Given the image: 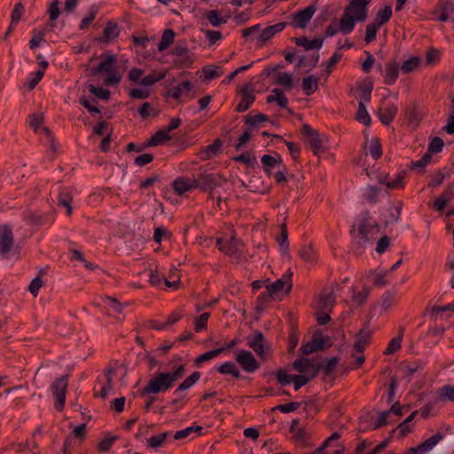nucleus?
Segmentation results:
<instances>
[{
	"instance_id": "1",
	"label": "nucleus",
	"mask_w": 454,
	"mask_h": 454,
	"mask_svg": "<svg viewBox=\"0 0 454 454\" xmlns=\"http://www.w3.org/2000/svg\"><path fill=\"white\" fill-rule=\"evenodd\" d=\"M174 386L173 381L166 372H157L154 377L149 380L147 384L137 392V395L143 397L149 395L165 393Z\"/></svg>"
},
{
	"instance_id": "2",
	"label": "nucleus",
	"mask_w": 454,
	"mask_h": 454,
	"mask_svg": "<svg viewBox=\"0 0 454 454\" xmlns=\"http://www.w3.org/2000/svg\"><path fill=\"white\" fill-rule=\"evenodd\" d=\"M68 381L69 374H66L57 378L51 386V394L55 398L54 406L59 411L65 407Z\"/></svg>"
},
{
	"instance_id": "3",
	"label": "nucleus",
	"mask_w": 454,
	"mask_h": 454,
	"mask_svg": "<svg viewBox=\"0 0 454 454\" xmlns=\"http://www.w3.org/2000/svg\"><path fill=\"white\" fill-rule=\"evenodd\" d=\"M371 218V214L368 210H364L361 214V220L358 224L357 234H358V241L357 245L361 247H364L365 244L370 241L368 237L369 233L375 231V232H380V227L378 223L371 224L369 220Z\"/></svg>"
},
{
	"instance_id": "4",
	"label": "nucleus",
	"mask_w": 454,
	"mask_h": 454,
	"mask_svg": "<svg viewBox=\"0 0 454 454\" xmlns=\"http://www.w3.org/2000/svg\"><path fill=\"white\" fill-rule=\"evenodd\" d=\"M301 134L305 138V142L309 145L313 154L319 155L323 148L319 132L314 129L309 124L305 123L301 126Z\"/></svg>"
},
{
	"instance_id": "5",
	"label": "nucleus",
	"mask_w": 454,
	"mask_h": 454,
	"mask_svg": "<svg viewBox=\"0 0 454 454\" xmlns=\"http://www.w3.org/2000/svg\"><path fill=\"white\" fill-rule=\"evenodd\" d=\"M23 220L37 227L50 226L54 223L55 215L53 212L39 213L26 209L23 212Z\"/></svg>"
},
{
	"instance_id": "6",
	"label": "nucleus",
	"mask_w": 454,
	"mask_h": 454,
	"mask_svg": "<svg viewBox=\"0 0 454 454\" xmlns=\"http://www.w3.org/2000/svg\"><path fill=\"white\" fill-rule=\"evenodd\" d=\"M454 199V184H449L442 194L436 198L433 203V208L436 211H442L448 203ZM454 215V208L446 212V216L450 217Z\"/></svg>"
},
{
	"instance_id": "7",
	"label": "nucleus",
	"mask_w": 454,
	"mask_h": 454,
	"mask_svg": "<svg viewBox=\"0 0 454 454\" xmlns=\"http://www.w3.org/2000/svg\"><path fill=\"white\" fill-rule=\"evenodd\" d=\"M201 180V192H208L212 194V192L218 186H221L223 183L226 182V179L220 173H200Z\"/></svg>"
},
{
	"instance_id": "8",
	"label": "nucleus",
	"mask_w": 454,
	"mask_h": 454,
	"mask_svg": "<svg viewBox=\"0 0 454 454\" xmlns=\"http://www.w3.org/2000/svg\"><path fill=\"white\" fill-rule=\"evenodd\" d=\"M239 366L248 373H253L260 368V363L251 351L240 350L235 356Z\"/></svg>"
},
{
	"instance_id": "9",
	"label": "nucleus",
	"mask_w": 454,
	"mask_h": 454,
	"mask_svg": "<svg viewBox=\"0 0 454 454\" xmlns=\"http://www.w3.org/2000/svg\"><path fill=\"white\" fill-rule=\"evenodd\" d=\"M316 11L317 7L315 4H311L304 9L297 11L292 16L293 22L291 25L294 27L305 28L309 20L312 19Z\"/></svg>"
},
{
	"instance_id": "10",
	"label": "nucleus",
	"mask_w": 454,
	"mask_h": 454,
	"mask_svg": "<svg viewBox=\"0 0 454 454\" xmlns=\"http://www.w3.org/2000/svg\"><path fill=\"white\" fill-rule=\"evenodd\" d=\"M371 0H350L345 11L348 13H353L358 22H363L368 16V4Z\"/></svg>"
},
{
	"instance_id": "11",
	"label": "nucleus",
	"mask_w": 454,
	"mask_h": 454,
	"mask_svg": "<svg viewBox=\"0 0 454 454\" xmlns=\"http://www.w3.org/2000/svg\"><path fill=\"white\" fill-rule=\"evenodd\" d=\"M269 116L265 114H258L253 115L252 113L247 114L244 116V126L245 131H247L252 137L255 132L258 131L259 125L261 122L269 121Z\"/></svg>"
},
{
	"instance_id": "12",
	"label": "nucleus",
	"mask_w": 454,
	"mask_h": 454,
	"mask_svg": "<svg viewBox=\"0 0 454 454\" xmlns=\"http://www.w3.org/2000/svg\"><path fill=\"white\" fill-rule=\"evenodd\" d=\"M239 246H244L243 240L233 234L223 247H219V250L230 257H234L237 262H239L241 260Z\"/></svg>"
},
{
	"instance_id": "13",
	"label": "nucleus",
	"mask_w": 454,
	"mask_h": 454,
	"mask_svg": "<svg viewBox=\"0 0 454 454\" xmlns=\"http://www.w3.org/2000/svg\"><path fill=\"white\" fill-rule=\"evenodd\" d=\"M286 27V22L284 21L266 27L256 37L258 47H262L265 43L270 41L276 34L283 31Z\"/></svg>"
},
{
	"instance_id": "14",
	"label": "nucleus",
	"mask_w": 454,
	"mask_h": 454,
	"mask_svg": "<svg viewBox=\"0 0 454 454\" xmlns=\"http://www.w3.org/2000/svg\"><path fill=\"white\" fill-rule=\"evenodd\" d=\"M120 35V28L114 20H109L103 29L102 35L96 38L100 43L108 44L116 39Z\"/></svg>"
},
{
	"instance_id": "15",
	"label": "nucleus",
	"mask_w": 454,
	"mask_h": 454,
	"mask_svg": "<svg viewBox=\"0 0 454 454\" xmlns=\"http://www.w3.org/2000/svg\"><path fill=\"white\" fill-rule=\"evenodd\" d=\"M247 345L262 360H265L264 342L265 337L261 331H255L253 337L247 338Z\"/></svg>"
},
{
	"instance_id": "16",
	"label": "nucleus",
	"mask_w": 454,
	"mask_h": 454,
	"mask_svg": "<svg viewBox=\"0 0 454 454\" xmlns=\"http://www.w3.org/2000/svg\"><path fill=\"white\" fill-rule=\"evenodd\" d=\"M261 162L265 175L270 177L273 175L272 168L276 167L280 168L282 156L277 152H274V155L264 154L261 158Z\"/></svg>"
},
{
	"instance_id": "17",
	"label": "nucleus",
	"mask_w": 454,
	"mask_h": 454,
	"mask_svg": "<svg viewBox=\"0 0 454 454\" xmlns=\"http://www.w3.org/2000/svg\"><path fill=\"white\" fill-rule=\"evenodd\" d=\"M292 275V272L290 271V270H288L286 274L283 275L281 278H278L272 284L267 286V289H269L270 292L274 295L280 292L281 290H283V288L286 285V293L289 294L293 287Z\"/></svg>"
},
{
	"instance_id": "18",
	"label": "nucleus",
	"mask_w": 454,
	"mask_h": 454,
	"mask_svg": "<svg viewBox=\"0 0 454 454\" xmlns=\"http://www.w3.org/2000/svg\"><path fill=\"white\" fill-rule=\"evenodd\" d=\"M13 246V234L12 229L4 225L0 230V254H8Z\"/></svg>"
},
{
	"instance_id": "19",
	"label": "nucleus",
	"mask_w": 454,
	"mask_h": 454,
	"mask_svg": "<svg viewBox=\"0 0 454 454\" xmlns=\"http://www.w3.org/2000/svg\"><path fill=\"white\" fill-rule=\"evenodd\" d=\"M385 68L384 83L388 86L394 85L399 77V63L395 59L389 60L386 63Z\"/></svg>"
},
{
	"instance_id": "20",
	"label": "nucleus",
	"mask_w": 454,
	"mask_h": 454,
	"mask_svg": "<svg viewBox=\"0 0 454 454\" xmlns=\"http://www.w3.org/2000/svg\"><path fill=\"white\" fill-rule=\"evenodd\" d=\"M223 146V141L220 138H216L211 145L201 147L198 153V156L202 160L212 159L218 155Z\"/></svg>"
},
{
	"instance_id": "21",
	"label": "nucleus",
	"mask_w": 454,
	"mask_h": 454,
	"mask_svg": "<svg viewBox=\"0 0 454 454\" xmlns=\"http://www.w3.org/2000/svg\"><path fill=\"white\" fill-rule=\"evenodd\" d=\"M241 99L235 107L237 113H243L248 110L255 100L253 92L248 91V85H245L239 91Z\"/></svg>"
},
{
	"instance_id": "22",
	"label": "nucleus",
	"mask_w": 454,
	"mask_h": 454,
	"mask_svg": "<svg viewBox=\"0 0 454 454\" xmlns=\"http://www.w3.org/2000/svg\"><path fill=\"white\" fill-rule=\"evenodd\" d=\"M116 58L114 55H108L104 60H102L97 67L90 68V75L95 76L98 74H106L113 71L115 68Z\"/></svg>"
},
{
	"instance_id": "23",
	"label": "nucleus",
	"mask_w": 454,
	"mask_h": 454,
	"mask_svg": "<svg viewBox=\"0 0 454 454\" xmlns=\"http://www.w3.org/2000/svg\"><path fill=\"white\" fill-rule=\"evenodd\" d=\"M425 364L421 360H416L411 363L402 362L399 368L403 372L404 379L411 382L412 376L424 369Z\"/></svg>"
},
{
	"instance_id": "24",
	"label": "nucleus",
	"mask_w": 454,
	"mask_h": 454,
	"mask_svg": "<svg viewBox=\"0 0 454 454\" xmlns=\"http://www.w3.org/2000/svg\"><path fill=\"white\" fill-rule=\"evenodd\" d=\"M292 41H294L297 46L304 47L306 51H310L314 49L319 50L323 45L324 38L316 37L313 40H309L307 36L303 35L301 37H294Z\"/></svg>"
},
{
	"instance_id": "25",
	"label": "nucleus",
	"mask_w": 454,
	"mask_h": 454,
	"mask_svg": "<svg viewBox=\"0 0 454 454\" xmlns=\"http://www.w3.org/2000/svg\"><path fill=\"white\" fill-rule=\"evenodd\" d=\"M398 108L395 104H389L383 108H380L378 115L380 122L388 126L395 119Z\"/></svg>"
},
{
	"instance_id": "26",
	"label": "nucleus",
	"mask_w": 454,
	"mask_h": 454,
	"mask_svg": "<svg viewBox=\"0 0 454 454\" xmlns=\"http://www.w3.org/2000/svg\"><path fill=\"white\" fill-rule=\"evenodd\" d=\"M443 438V434L440 432L436 433L434 435L429 437L425 440L419 445L415 447L419 454H426L430 451L434 446L438 444V442Z\"/></svg>"
},
{
	"instance_id": "27",
	"label": "nucleus",
	"mask_w": 454,
	"mask_h": 454,
	"mask_svg": "<svg viewBox=\"0 0 454 454\" xmlns=\"http://www.w3.org/2000/svg\"><path fill=\"white\" fill-rule=\"evenodd\" d=\"M403 207V202L402 200H398L393 202V205L387 209L388 215L385 222L386 225L396 223L399 221L402 215Z\"/></svg>"
},
{
	"instance_id": "28",
	"label": "nucleus",
	"mask_w": 454,
	"mask_h": 454,
	"mask_svg": "<svg viewBox=\"0 0 454 454\" xmlns=\"http://www.w3.org/2000/svg\"><path fill=\"white\" fill-rule=\"evenodd\" d=\"M356 21L357 20L356 17L344 11L343 15L340 20V31L344 35L350 34L355 28Z\"/></svg>"
},
{
	"instance_id": "29",
	"label": "nucleus",
	"mask_w": 454,
	"mask_h": 454,
	"mask_svg": "<svg viewBox=\"0 0 454 454\" xmlns=\"http://www.w3.org/2000/svg\"><path fill=\"white\" fill-rule=\"evenodd\" d=\"M272 93V95H269L266 98V102L268 104L276 102L280 108H287L288 99L285 96L284 91L279 88H275L273 89Z\"/></svg>"
},
{
	"instance_id": "30",
	"label": "nucleus",
	"mask_w": 454,
	"mask_h": 454,
	"mask_svg": "<svg viewBox=\"0 0 454 454\" xmlns=\"http://www.w3.org/2000/svg\"><path fill=\"white\" fill-rule=\"evenodd\" d=\"M374 82L372 77L367 76L361 83L358 84L357 88L361 91V98L369 103L372 98V92L373 90Z\"/></svg>"
},
{
	"instance_id": "31",
	"label": "nucleus",
	"mask_w": 454,
	"mask_h": 454,
	"mask_svg": "<svg viewBox=\"0 0 454 454\" xmlns=\"http://www.w3.org/2000/svg\"><path fill=\"white\" fill-rule=\"evenodd\" d=\"M301 87L306 96H311L318 89V77L311 74L302 79Z\"/></svg>"
},
{
	"instance_id": "32",
	"label": "nucleus",
	"mask_w": 454,
	"mask_h": 454,
	"mask_svg": "<svg viewBox=\"0 0 454 454\" xmlns=\"http://www.w3.org/2000/svg\"><path fill=\"white\" fill-rule=\"evenodd\" d=\"M73 196L71 192L67 189L63 188L60 190L58 197L59 206L67 208V215H71L73 212L72 207Z\"/></svg>"
},
{
	"instance_id": "33",
	"label": "nucleus",
	"mask_w": 454,
	"mask_h": 454,
	"mask_svg": "<svg viewBox=\"0 0 454 454\" xmlns=\"http://www.w3.org/2000/svg\"><path fill=\"white\" fill-rule=\"evenodd\" d=\"M393 14L392 6L386 5L383 9H380L374 18L372 24L380 27L382 25L387 23Z\"/></svg>"
},
{
	"instance_id": "34",
	"label": "nucleus",
	"mask_w": 454,
	"mask_h": 454,
	"mask_svg": "<svg viewBox=\"0 0 454 454\" xmlns=\"http://www.w3.org/2000/svg\"><path fill=\"white\" fill-rule=\"evenodd\" d=\"M311 341L314 344L317 351H321L325 348H328L332 346V342L330 340L329 336H323L320 331H317L311 338Z\"/></svg>"
},
{
	"instance_id": "35",
	"label": "nucleus",
	"mask_w": 454,
	"mask_h": 454,
	"mask_svg": "<svg viewBox=\"0 0 454 454\" xmlns=\"http://www.w3.org/2000/svg\"><path fill=\"white\" fill-rule=\"evenodd\" d=\"M193 89V85L191 81H184L183 82L179 83L177 86L171 88L168 90L167 95L173 98L176 100H178L183 92L184 90L190 91Z\"/></svg>"
},
{
	"instance_id": "36",
	"label": "nucleus",
	"mask_w": 454,
	"mask_h": 454,
	"mask_svg": "<svg viewBox=\"0 0 454 454\" xmlns=\"http://www.w3.org/2000/svg\"><path fill=\"white\" fill-rule=\"evenodd\" d=\"M217 372L221 374L231 375L235 379H241V373L239 370L237 368L236 364L233 362L227 361L217 367Z\"/></svg>"
},
{
	"instance_id": "37",
	"label": "nucleus",
	"mask_w": 454,
	"mask_h": 454,
	"mask_svg": "<svg viewBox=\"0 0 454 454\" xmlns=\"http://www.w3.org/2000/svg\"><path fill=\"white\" fill-rule=\"evenodd\" d=\"M277 242L279 246V250L282 254H286L289 250L288 242V231L286 223H283L280 227V234L276 238Z\"/></svg>"
},
{
	"instance_id": "38",
	"label": "nucleus",
	"mask_w": 454,
	"mask_h": 454,
	"mask_svg": "<svg viewBox=\"0 0 454 454\" xmlns=\"http://www.w3.org/2000/svg\"><path fill=\"white\" fill-rule=\"evenodd\" d=\"M171 185L174 192L179 196L191 192L190 185H188V177L186 176H178L172 182Z\"/></svg>"
},
{
	"instance_id": "39",
	"label": "nucleus",
	"mask_w": 454,
	"mask_h": 454,
	"mask_svg": "<svg viewBox=\"0 0 454 454\" xmlns=\"http://www.w3.org/2000/svg\"><path fill=\"white\" fill-rule=\"evenodd\" d=\"M351 290H352L351 299L358 306H361L366 302V301L370 295V292H371V288L368 286H364L361 291H357L356 288L352 286Z\"/></svg>"
},
{
	"instance_id": "40",
	"label": "nucleus",
	"mask_w": 454,
	"mask_h": 454,
	"mask_svg": "<svg viewBox=\"0 0 454 454\" xmlns=\"http://www.w3.org/2000/svg\"><path fill=\"white\" fill-rule=\"evenodd\" d=\"M418 413H419L418 410L412 411L403 422H401L397 426L395 430L396 429L399 430V437H401V438L405 437L410 433H411L412 428H411V426L409 425V423H411L414 419V418L416 417V415Z\"/></svg>"
},
{
	"instance_id": "41",
	"label": "nucleus",
	"mask_w": 454,
	"mask_h": 454,
	"mask_svg": "<svg viewBox=\"0 0 454 454\" xmlns=\"http://www.w3.org/2000/svg\"><path fill=\"white\" fill-rule=\"evenodd\" d=\"M176 33L171 28H167L164 30L160 42L158 43L159 51H163L167 50L175 40Z\"/></svg>"
},
{
	"instance_id": "42",
	"label": "nucleus",
	"mask_w": 454,
	"mask_h": 454,
	"mask_svg": "<svg viewBox=\"0 0 454 454\" xmlns=\"http://www.w3.org/2000/svg\"><path fill=\"white\" fill-rule=\"evenodd\" d=\"M201 373L200 372H192L189 377H187L174 391V394L176 395L179 392L185 391L192 387L194 384L198 382L200 379Z\"/></svg>"
},
{
	"instance_id": "43",
	"label": "nucleus",
	"mask_w": 454,
	"mask_h": 454,
	"mask_svg": "<svg viewBox=\"0 0 454 454\" xmlns=\"http://www.w3.org/2000/svg\"><path fill=\"white\" fill-rule=\"evenodd\" d=\"M356 119L367 127L371 126L372 124V119L366 109L365 103L362 100L358 103Z\"/></svg>"
},
{
	"instance_id": "44",
	"label": "nucleus",
	"mask_w": 454,
	"mask_h": 454,
	"mask_svg": "<svg viewBox=\"0 0 454 454\" xmlns=\"http://www.w3.org/2000/svg\"><path fill=\"white\" fill-rule=\"evenodd\" d=\"M167 75V71L156 72L153 71L148 75L142 78L140 81V85L142 86H152L154 83L162 81Z\"/></svg>"
},
{
	"instance_id": "45",
	"label": "nucleus",
	"mask_w": 454,
	"mask_h": 454,
	"mask_svg": "<svg viewBox=\"0 0 454 454\" xmlns=\"http://www.w3.org/2000/svg\"><path fill=\"white\" fill-rule=\"evenodd\" d=\"M299 337H300V333H299V330H298V325H291V328H290V331H289V334H288V347H287V351L289 353H294L297 345H298V342H299Z\"/></svg>"
},
{
	"instance_id": "46",
	"label": "nucleus",
	"mask_w": 454,
	"mask_h": 454,
	"mask_svg": "<svg viewBox=\"0 0 454 454\" xmlns=\"http://www.w3.org/2000/svg\"><path fill=\"white\" fill-rule=\"evenodd\" d=\"M195 61L192 54L183 55L182 57H177L173 61L174 67L177 69L184 68H191Z\"/></svg>"
},
{
	"instance_id": "47",
	"label": "nucleus",
	"mask_w": 454,
	"mask_h": 454,
	"mask_svg": "<svg viewBox=\"0 0 454 454\" xmlns=\"http://www.w3.org/2000/svg\"><path fill=\"white\" fill-rule=\"evenodd\" d=\"M79 103L86 108L90 114H100V109L97 106L98 100L95 98L82 96L79 98Z\"/></svg>"
},
{
	"instance_id": "48",
	"label": "nucleus",
	"mask_w": 454,
	"mask_h": 454,
	"mask_svg": "<svg viewBox=\"0 0 454 454\" xmlns=\"http://www.w3.org/2000/svg\"><path fill=\"white\" fill-rule=\"evenodd\" d=\"M222 353H223V349L215 348V349L207 351L195 358L194 365L196 367H200L201 365V364L218 356Z\"/></svg>"
},
{
	"instance_id": "49",
	"label": "nucleus",
	"mask_w": 454,
	"mask_h": 454,
	"mask_svg": "<svg viewBox=\"0 0 454 454\" xmlns=\"http://www.w3.org/2000/svg\"><path fill=\"white\" fill-rule=\"evenodd\" d=\"M421 63V59L418 56H413L411 59L403 61L402 64L401 70L404 74H410L416 70Z\"/></svg>"
},
{
	"instance_id": "50",
	"label": "nucleus",
	"mask_w": 454,
	"mask_h": 454,
	"mask_svg": "<svg viewBox=\"0 0 454 454\" xmlns=\"http://www.w3.org/2000/svg\"><path fill=\"white\" fill-rule=\"evenodd\" d=\"M397 301L396 291H386L381 296V306L384 310H387Z\"/></svg>"
},
{
	"instance_id": "51",
	"label": "nucleus",
	"mask_w": 454,
	"mask_h": 454,
	"mask_svg": "<svg viewBox=\"0 0 454 454\" xmlns=\"http://www.w3.org/2000/svg\"><path fill=\"white\" fill-rule=\"evenodd\" d=\"M170 435V432H165L159 434L157 435H153L147 440L148 446L153 449L161 447L167 441V438L169 437Z\"/></svg>"
},
{
	"instance_id": "52",
	"label": "nucleus",
	"mask_w": 454,
	"mask_h": 454,
	"mask_svg": "<svg viewBox=\"0 0 454 454\" xmlns=\"http://www.w3.org/2000/svg\"><path fill=\"white\" fill-rule=\"evenodd\" d=\"M98 12V8L95 5H92L90 8L89 14L81 20L79 29L86 30L96 19Z\"/></svg>"
},
{
	"instance_id": "53",
	"label": "nucleus",
	"mask_w": 454,
	"mask_h": 454,
	"mask_svg": "<svg viewBox=\"0 0 454 454\" xmlns=\"http://www.w3.org/2000/svg\"><path fill=\"white\" fill-rule=\"evenodd\" d=\"M45 36V31L44 30H39L37 28H34L32 30V37L29 40L28 46L30 50L36 49L41 42L44 41Z\"/></svg>"
},
{
	"instance_id": "54",
	"label": "nucleus",
	"mask_w": 454,
	"mask_h": 454,
	"mask_svg": "<svg viewBox=\"0 0 454 454\" xmlns=\"http://www.w3.org/2000/svg\"><path fill=\"white\" fill-rule=\"evenodd\" d=\"M370 154L373 160H378L382 157V145L380 139L379 137H373L372 139L371 146H370Z\"/></svg>"
},
{
	"instance_id": "55",
	"label": "nucleus",
	"mask_w": 454,
	"mask_h": 454,
	"mask_svg": "<svg viewBox=\"0 0 454 454\" xmlns=\"http://www.w3.org/2000/svg\"><path fill=\"white\" fill-rule=\"evenodd\" d=\"M202 430H203V427L200 426H191L184 429L176 431L173 437L175 440H180V439L186 438L193 432L198 433L199 434H201Z\"/></svg>"
},
{
	"instance_id": "56",
	"label": "nucleus",
	"mask_w": 454,
	"mask_h": 454,
	"mask_svg": "<svg viewBox=\"0 0 454 454\" xmlns=\"http://www.w3.org/2000/svg\"><path fill=\"white\" fill-rule=\"evenodd\" d=\"M171 139V136L165 131L164 129L157 130L151 137L150 143L154 146L160 145L165 141Z\"/></svg>"
},
{
	"instance_id": "57",
	"label": "nucleus",
	"mask_w": 454,
	"mask_h": 454,
	"mask_svg": "<svg viewBox=\"0 0 454 454\" xmlns=\"http://www.w3.org/2000/svg\"><path fill=\"white\" fill-rule=\"evenodd\" d=\"M310 364L311 358L301 357L294 362L293 366L294 370L301 373V375H305L309 372Z\"/></svg>"
},
{
	"instance_id": "58",
	"label": "nucleus",
	"mask_w": 454,
	"mask_h": 454,
	"mask_svg": "<svg viewBox=\"0 0 454 454\" xmlns=\"http://www.w3.org/2000/svg\"><path fill=\"white\" fill-rule=\"evenodd\" d=\"M273 294L267 289L265 292H262L256 298L255 310L257 312L264 309L265 305L270 301Z\"/></svg>"
},
{
	"instance_id": "59",
	"label": "nucleus",
	"mask_w": 454,
	"mask_h": 454,
	"mask_svg": "<svg viewBox=\"0 0 454 454\" xmlns=\"http://www.w3.org/2000/svg\"><path fill=\"white\" fill-rule=\"evenodd\" d=\"M232 160L236 162L244 163L250 168H254L256 164L255 157H252L249 152H244L241 154L233 157Z\"/></svg>"
},
{
	"instance_id": "60",
	"label": "nucleus",
	"mask_w": 454,
	"mask_h": 454,
	"mask_svg": "<svg viewBox=\"0 0 454 454\" xmlns=\"http://www.w3.org/2000/svg\"><path fill=\"white\" fill-rule=\"evenodd\" d=\"M284 143L286 145L294 161L300 162L301 153V146L298 144L292 141L284 140Z\"/></svg>"
},
{
	"instance_id": "61",
	"label": "nucleus",
	"mask_w": 454,
	"mask_h": 454,
	"mask_svg": "<svg viewBox=\"0 0 454 454\" xmlns=\"http://www.w3.org/2000/svg\"><path fill=\"white\" fill-rule=\"evenodd\" d=\"M118 439V436L116 435H111V434H108L105 439H103L102 441H100L98 444V450L100 452V453H106V452H108L114 442L115 441H117Z\"/></svg>"
},
{
	"instance_id": "62",
	"label": "nucleus",
	"mask_w": 454,
	"mask_h": 454,
	"mask_svg": "<svg viewBox=\"0 0 454 454\" xmlns=\"http://www.w3.org/2000/svg\"><path fill=\"white\" fill-rule=\"evenodd\" d=\"M210 317V313L209 312H205V313H202L201 315H200L199 317H197L194 320V331L196 333H200L202 332L203 330L207 329V321H208V318Z\"/></svg>"
},
{
	"instance_id": "63",
	"label": "nucleus",
	"mask_w": 454,
	"mask_h": 454,
	"mask_svg": "<svg viewBox=\"0 0 454 454\" xmlns=\"http://www.w3.org/2000/svg\"><path fill=\"white\" fill-rule=\"evenodd\" d=\"M206 17L214 27H219L220 25L227 22L226 19L220 16V12L217 10L207 12Z\"/></svg>"
},
{
	"instance_id": "64",
	"label": "nucleus",
	"mask_w": 454,
	"mask_h": 454,
	"mask_svg": "<svg viewBox=\"0 0 454 454\" xmlns=\"http://www.w3.org/2000/svg\"><path fill=\"white\" fill-rule=\"evenodd\" d=\"M405 119L407 121V123L411 126L417 127L419 126L421 118L419 115V111L416 109V107H412L411 109H408L405 113Z\"/></svg>"
}]
</instances>
